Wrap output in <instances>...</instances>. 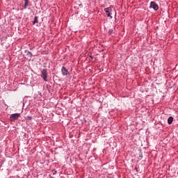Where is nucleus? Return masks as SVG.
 <instances>
[{
	"mask_svg": "<svg viewBox=\"0 0 178 178\" xmlns=\"http://www.w3.org/2000/svg\"><path fill=\"white\" fill-rule=\"evenodd\" d=\"M41 77L43 79L44 81H48V71L47 69H43L41 72Z\"/></svg>",
	"mask_w": 178,
	"mask_h": 178,
	"instance_id": "1",
	"label": "nucleus"
},
{
	"mask_svg": "<svg viewBox=\"0 0 178 178\" xmlns=\"http://www.w3.org/2000/svg\"><path fill=\"white\" fill-rule=\"evenodd\" d=\"M19 118H20V113H14L10 116V120L11 122H15V120H17Z\"/></svg>",
	"mask_w": 178,
	"mask_h": 178,
	"instance_id": "2",
	"label": "nucleus"
},
{
	"mask_svg": "<svg viewBox=\"0 0 178 178\" xmlns=\"http://www.w3.org/2000/svg\"><path fill=\"white\" fill-rule=\"evenodd\" d=\"M149 8L151 9H154V10H158L159 9L158 3H156L155 1H151Z\"/></svg>",
	"mask_w": 178,
	"mask_h": 178,
	"instance_id": "3",
	"label": "nucleus"
},
{
	"mask_svg": "<svg viewBox=\"0 0 178 178\" xmlns=\"http://www.w3.org/2000/svg\"><path fill=\"white\" fill-rule=\"evenodd\" d=\"M112 10V8L108 7V8H104V12H106L107 17H110L111 19H112V16L111 15V11Z\"/></svg>",
	"mask_w": 178,
	"mask_h": 178,
	"instance_id": "4",
	"label": "nucleus"
},
{
	"mask_svg": "<svg viewBox=\"0 0 178 178\" xmlns=\"http://www.w3.org/2000/svg\"><path fill=\"white\" fill-rule=\"evenodd\" d=\"M61 72H62L63 76H67V74H69V71L65 67H62Z\"/></svg>",
	"mask_w": 178,
	"mask_h": 178,
	"instance_id": "5",
	"label": "nucleus"
},
{
	"mask_svg": "<svg viewBox=\"0 0 178 178\" xmlns=\"http://www.w3.org/2000/svg\"><path fill=\"white\" fill-rule=\"evenodd\" d=\"M24 52H25V53L26 54V55L28 56V58H31V56H33V54L31 53V51L25 50Z\"/></svg>",
	"mask_w": 178,
	"mask_h": 178,
	"instance_id": "6",
	"label": "nucleus"
},
{
	"mask_svg": "<svg viewBox=\"0 0 178 178\" xmlns=\"http://www.w3.org/2000/svg\"><path fill=\"white\" fill-rule=\"evenodd\" d=\"M168 124H172L173 123V117H169L168 119Z\"/></svg>",
	"mask_w": 178,
	"mask_h": 178,
	"instance_id": "7",
	"label": "nucleus"
},
{
	"mask_svg": "<svg viewBox=\"0 0 178 178\" xmlns=\"http://www.w3.org/2000/svg\"><path fill=\"white\" fill-rule=\"evenodd\" d=\"M24 9H27V6H29V0H24Z\"/></svg>",
	"mask_w": 178,
	"mask_h": 178,
	"instance_id": "8",
	"label": "nucleus"
},
{
	"mask_svg": "<svg viewBox=\"0 0 178 178\" xmlns=\"http://www.w3.org/2000/svg\"><path fill=\"white\" fill-rule=\"evenodd\" d=\"M35 23H38V17H35L34 21L33 22V24H35Z\"/></svg>",
	"mask_w": 178,
	"mask_h": 178,
	"instance_id": "9",
	"label": "nucleus"
},
{
	"mask_svg": "<svg viewBox=\"0 0 178 178\" xmlns=\"http://www.w3.org/2000/svg\"><path fill=\"white\" fill-rule=\"evenodd\" d=\"M108 33H109V34H112V33H113V29H110L108 31Z\"/></svg>",
	"mask_w": 178,
	"mask_h": 178,
	"instance_id": "10",
	"label": "nucleus"
}]
</instances>
